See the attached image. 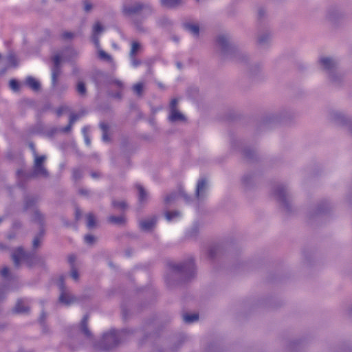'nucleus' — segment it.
Instances as JSON below:
<instances>
[{"label":"nucleus","mask_w":352,"mask_h":352,"mask_svg":"<svg viewBox=\"0 0 352 352\" xmlns=\"http://www.w3.org/2000/svg\"><path fill=\"white\" fill-rule=\"evenodd\" d=\"M143 89V85L140 82L133 86V91L138 95H140Z\"/></svg>","instance_id":"nucleus-32"},{"label":"nucleus","mask_w":352,"mask_h":352,"mask_svg":"<svg viewBox=\"0 0 352 352\" xmlns=\"http://www.w3.org/2000/svg\"><path fill=\"white\" fill-rule=\"evenodd\" d=\"M177 102H178L177 99H173V100H171L170 104V110L176 109L175 107L177 106Z\"/></svg>","instance_id":"nucleus-41"},{"label":"nucleus","mask_w":352,"mask_h":352,"mask_svg":"<svg viewBox=\"0 0 352 352\" xmlns=\"http://www.w3.org/2000/svg\"><path fill=\"white\" fill-rule=\"evenodd\" d=\"M84 239L87 244H91L94 241V237L90 234L86 235Z\"/></svg>","instance_id":"nucleus-36"},{"label":"nucleus","mask_w":352,"mask_h":352,"mask_svg":"<svg viewBox=\"0 0 352 352\" xmlns=\"http://www.w3.org/2000/svg\"><path fill=\"white\" fill-rule=\"evenodd\" d=\"M10 88L14 91H16L19 90V83L16 80H11L10 81Z\"/></svg>","instance_id":"nucleus-31"},{"label":"nucleus","mask_w":352,"mask_h":352,"mask_svg":"<svg viewBox=\"0 0 352 352\" xmlns=\"http://www.w3.org/2000/svg\"><path fill=\"white\" fill-rule=\"evenodd\" d=\"M90 131L89 126H85L82 129V133L84 137L85 142L87 145H89L91 143L90 138L89 136V132Z\"/></svg>","instance_id":"nucleus-22"},{"label":"nucleus","mask_w":352,"mask_h":352,"mask_svg":"<svg viewBox=\"0 0 352 352\" xmlns=\"http://www.w3.org/2000/svg\"><path fill=\"white\" fill-rule=\"evenodd\" d=\"M15 311L17 313H23L27 311L28 309L24 305L23 300H19L15 306Z\"/></svg>","instance_id":"nucleus-21"},{"label":"nucleus","mask_w":352,"mask_h":352,"mask_svg":"<svg viewBox=\"0 0 352 352\" xmlns=\"http://www.w3.org/2000/svg\"><path fill=\"white\" fill-rule=\"evenodd\" d=\"M65 58L63 54H56L53 57L54 67L52 69V84L54 87H56L58 77L60 74L59 65Z\"/></svg>","instance_id":"nucleus-4"},{"label":"nucleus","mask_w":352,"mask_h":352,"mask_svg":"<svg viewBox=\"0 0 352 352\" xmlns=\"http://www.w3.org/2000/svg\"><path fill=\"white\" fill-rule=\"evenodd\" d=\"M184 28L194 36H198L199 28L197 24L186 23L184 24Z\"/></svg>","instance_id":"nucleus-15"},{"label":"nucleus","mask_w":352,"mask_h":352,"mask_svg":"<svg viewBox=\"0 0 352 352\" xmlns=\"http://www.w3.org/2000/svg\"><path fill=\"white\" fill-rule=\"evenodd\" d=\"M199 318L197 314H186L183 316V319L186 323H192L197 321Z\"/></svg>","instance_id":"nucleus-16"},{"label":"nucleus","mask_w":352,"mask_h":352,"mask_svg":"<svg viewBox=\"0 0 352 352\" xmlns=\"http://www.w3.org/2000/svg\"><path fill=\"white\" fill-rule=\"evenodd\" d=\"M140 9L141 5L140 3H135V4L132 6H124L123 10L126 14H132L136 12Z\"/></svg>","instance_id":"nucleus-17"},{"label":"nucleus","mask_w":352,"mask_h":352,"mask_svg":"<svg viewBox=\"0 0 352 352\" xmlns=\"http://www.w3.org/2000/svg\"><path fill=\"white\" fill-rule=\"evenodd\" d=\"M99 56L102 59H109L110 58L109 56L104 51L100 50L98 51Z\"/></svg>","instance_id":"nucleus-37"},{"label":"nucleus","mask_w":352,"mask_h":352,"mask_svg":"<svg viewBox=\"0 0 352 352\" xmlns=\"http://www.w3.org/2000/svg\"><path fill=\"white\" fill-rule=\"evenodd\" d=\"M2 276L7 277L9 274V269L8 267H3L1 272Z\"/></svg>","instance_id":"nucleus-40"},{"label":"nucleus","mask_w":352,"mask_h":352,"mask_svg":"<svg viewBox=\"0 0 352 352\" xmlns=\"http://www.w3.org/2000/svg\"><path fill=\"white\" fill-rule=\"evenodd\" d=\"M25 85L34 91L39 90L41 87L40 82L32 76H28L25 80Z\"/></svg>","instance_id":"nucleus-8"},{"label":"nucleus","mask_w":352,"mask_h":352,"mask_svg":"<svg viewBox=\"0 0 352 352\" xmlns=\"http://www.w3.org/2000/svg\"><path fill=\"white\" fill-rule=\"evenodd\" d=\"M39 244V240L38 238H35L33 241V245L34 248H36Z\"/></svg>","instance_id":"nucleus-43"},{"label":"nucleus","mask_w":352,"mask_h":352,"mask_svg":"<svg viewBox=\"0 0 352 352\" xmlns=\"http://www.w3.org/2000/svg\"><path fill=\"white\" fill-rule=\"evenodd\" d=\"M117 84H118V86H121V85H122V82H120V81H118V82H117Z\"/></svg>","instance_id":"nucleus-48"},{"label":"nucleus","mask_w":352,"mask_h":352,"mask_svg":"<svg viewBox=\"0 0 352 352\" xmlns=\"http://www.w3.org/2000/svg\"><path fill=\"white\" fill-rule=\"evenodd\" d=\"M64 37L65 38H72L73 36V34L72 33H69V32H66L64 34Z\"/></svg>","instance_id":"nucleus-44"},{"label":"nucleus","mask_w":352,"mask_h":352,"mask_svg":"<svg viewBox=\"0 0 352 352\" xmlns=\"http://www.w3.org/2000/svg\"><path fill=\"white\" fill-rule=\"evenodd\" d=\"M91 8H92V6L89 1L85 2L84 8H85V11H87V12L89 11L91 9Z\"/></svg>","instance_id":"nucleus-39"},{"label":"nucleus","mask_w":352,"mask_h":352,"mask_svg":"<svg viewBox=\"0 0 352 352\" xmlns=\"http://www.w3.org/2000/svg\"><path fill=\"white\" fill-rule=\"evenodd\" d=\"M332 116H333V118L334 120H338L339 118H341V115H340V113H338V112H333V113H332Z\"/></svg>","instance_id":"nucleus-42"},{"label":"nucleus","mask_w":352,"mask_h":352,"mask_svg":"<svg viewBox=\"0 0 352 352\" xmlns=\"http://www.w3.org/2000/svg\"><path fill=\"white\" fill-rule=\"evenodd\" d=\"M75 258L74 256H70L69 257V261L71 264H72L74 262Z\"/></svg>","instance_id":"nucleus-46"},{"label":"nucleus","mask_w":352,"mask_h":352,"mask_svg":"<svg viewBox=\"0 0 352 352\" xmlns=\"http://www.w3.org/2000/svg\"><path fill=\"white\" fill-rule=\"evenodd\" d=\"M156 219L155 218H150L143 220L140 222V228L144 230H151L155 224Z\"/></svg>","instance_id":"nucleus-12"},{"label":"nucleus","mask_w":352,"mask_h":352,"mask_svg":"<svg viewBox=\"0 0 352 352\" xmlns=\"http://www.w3.org/2000/svg\"><path fill=\"white\" fill-rule=\"evenodd\" d=\"M109 221L112 223L118 224V223H122L124 219H123L122 217H116L111 216L109 217Z\"/></svg>","instance_id":"nucleus-34"},{"label":"nucleus","mask_w":352,"mask_h":352,"mask_svg":"<svg viewBox=\"0 0 352 352\" xmlns=\"http://www.w3.org/2000/svg\"><path fill=\"white\" fill-rule=\"evenodd\" d=\"M181 214L179 212H167L165 214V217L168 221L177 220L180 217Z\"/></svg>","instance_id":"nucleus-18"},{"label":"nucleus","mask_w":352,"mask_h":352,"mask_svg":"<svg viewBox=\"0 0 352 352\" xmlns=\"http://www.w3.org/2000/svg\"><path fill=\"white\" fill-rule=\"evenodd\" d=\"M218 252H219L218 245H215L214 247H210V249L208 250V256L210 258H214L215 257V256L218 254Z\"/></svg>","instance_id":"nucleus-25"},{"label":"nucleus","mask_w":352,"mask_h":352,"mask_svg":"<svg viewBox=\"0 0 352 352\" xmlns=\"http://www.w3.org/2000/svg\"><path fill=\"white\" fill-rule=\"evenodd\" d=\"M168 118L171 122H176L179 120H184V116L182 113L178 111L177 109H172L170 110Z\"/></svg>","instance_id":"nucleus-13"},{"label":"nucleus","mask_w":352,"mask_h":352,"mask_svg":"<svg viewBox=\"0 0 352 352\" xmlns=\"http://www.w3.org/2000/svg\"><path fill=\"white\" fill-rule=\"evenodd\" d=\"M45 160V156H37L34 154V175H47V171L43 166L42 164Z\"/></svg>","instance_id":"nucleus-5"},{"label":"nucleus","mask_w":352,"mask_h":352,"mask_svg":"<svg viewBox=\"0 0 352 352\" xmlns=\"http://www.w3.org/2000/svg\"><path fill=\"white\" fill-rule=\"evenodd\" d=\"M100 128L102 130L103 134H102V139L104 141L108 140V136H107V130H108V125L105 123H101L100 124Z\"/></svg>","instance_id":"nucleus-27"},{"label":"nucleus","mask_w":352,"mask_h":352,"mask_svg":"<svg viewBox=\"0 0 352 352\" xmlns=\"http://www.w3.org/2000/svg\"><path fill=\"white\" fill-rule=\"evenodd\" d=\"M140 45L138 42H133L131 45V49L130 52V56L132 58L131 63L133 66L136 67L138 65V61L133 59V56L137 53V52L140 50Z\"/></svg>","instance_id":"nucleus-14"},{"label":"nucleus","mask_w":352,"mask_h":352,"mask_svg":"<svg viewBox=\"0 0 352 352\" xmlns=\"http://www.w3.org/2000/svg\"><path fill=\"white\" fill-rule=\"evenodd\" d=\"M103 31V28L99 23H96L94 24L93 28V41L95 43L96 47H98V39L97 36Z\"/></svg>","instance_id":"nucleus-10"},{"label":"nucleus","mask_w":352,"mask_h":352,"mask_svg":"<svg viewBox=\"0 0 352 352\" xmlns=\"http://www.w3.org/2000/svg\"><path fill=\"white\" fill-rule=\"evenodd\" d=\"M57 285L60 290L59 301L65 305H69L74 303L75 298L72 296L66 289H64L63 277L59 278L57 282Z\"/></svg>","instance_id":"nucleus-3"},{"label":"nucleus","mask_w":352,"mask_h":352,"mask_svg":"<svg viewBox=\"0 0 352 352\" xmlns=\"http://www.w3.org/2000/svg\"><path fill=\"white\" fill-rule=\"evenodd\" d=\"M71 276L74 280H78L79 275L76 270H72L71 272Z\"/></svg>","instance_id":"nucleus-38"},{"label":"nucleus","mask_w":352,"mask_h":352,"mask_svg":"<svg viewBox=\"0 0 352 352\" xmlns=\"http://www.w3.org/2000/svg\"><path fill=\"white\" fill-rule=\"evenodd\" d=\"M12 259L14 262V264L16 265H19L21 264V263L23 261H25L27 258L26 254L24 252V251L21 248L16 249L13 253H12Z\"/></svg>","instance_id":"nucleus-7"},{"label":"nucleus","mask_w":352,"mask_h":352,"mask_svg":"<svg viewBox=\"0 0 352 352\" xmlns=\"http://www.w3.org/2000/svg\"><path fill=\"white\" fill-rule=\"evenodd\" d=\"M87 321V316H85L81 322V329L85 335H89V331L87 329V328L86 327Z\"/></svg>","instance_id":"nucleus-30"},{"label":"nucleus","mask_w":352,"mask_h":352,"mask_svg":"<svg viewBox=\"0 0 352 352\" xmlns=\"http://www.w3.org/2000/svg\"><path fill=\"white\" fill-rule=\"evenodd\" d=\"M116 335L117 331L113 330L104 335V340L107 342L113 341L114 344H116Z\"/></svg>","instance_id":"nucleus-19"},{"label":"nucleus","mask_w":352,"mask_h":352,"mask_svg":"<svg viewBox=\"0 0 352 352\" xmlns=\"http://www.w3.org/2000/svg\"><path fill=\"white\" fill-rule=\"evenodd\" d=\"M322 69L329 75L330 80L336 83L340 78V74L336 71V62L331 58L322 57L319 60Z\"/></svg>","instance_id":"nucleus-2"},{"label":"nucleus","mask_w":352,"mask_h":352,"mask_svg":"<svg viewBox=\"0 0 352 352\" xmlns=\"http://www.w3.org/2000/svg\"><path fill=\"white\" fill-rule=\"evenodd\" d=\"M179 198L187 199V196L184 190H181L179 193H172L165 197V202L167 204L171 203L172 201L178 199Z\"/></svg>","instance_id":"nucleus-9"},{"label":"nucleus","mask_w":352,"mask_h":352,"mask_svg":"<svg viewBox=\"0 0 352 352\" xmlns=\"http://www.w3.org/2000/svg\"><path fill=\"white\" fill-rule=\"evenodd\" d=\"M7 63L9 66H16V59L14 55L10 54L7 57Z\"/></svg>","instance_id":"nucleus-28"},{"label":"nucleus","mask_w":352,"mask_h":352,"mask_svg":"<svg viewBox=\"0 0 352 352\" xmlns=\"http://www.w3.org/2000/svg\"><path fill=\"white\" fill-rule=\"evenodd\" d=\"M247 179H248V177H244L243 178V182L245 184H248V181H247Z\"/></svg>","instance_id":"nucleus-47"},{"label":"nucleus","mask_w":352,"mask_h":352,"mask_svg":"<svg viewBox=\"0 0 352 352\" xmlns=\"http://www.w3.org/2000/svg\"><path fill=\"white\" fill-rule=\"evenodd\" d=\"M76 89H77V91L80 94H84L86 92V88H85V84L82 81H79L78 82Z\"/></svg>","instance_id":"nucleus-29"},{"label":"nucleus","mask_w":352,"mask_h":352,"mask_svg":"<svg viewBox=\"0 0 352 352\" xmlns=\"http://www.w3.org/2000/svg\"><path fill=\"white\" fill-rule=\"evenodd\" d=\"M180 3V0H161L162 6L168 8H172L177 6Z\"/></svg>","instance_id":"nucleus-20"},{"label":"nucleus","mask_w":352,"mask_h":352,"mask_svg":"<svg viewBox=\"0 0 352 352\" xmlns=\"http://www.w3.org/2000/svg\"><path fill=\"white\" fill-rule=\"evenodd\" d=\"M65 109V107H61L57 110V114L59 116L63 113V111Z\"/></svg>","instance_id":"nucleus-45"},{"label":"nucleus","mask_w":352,"mask_h":352,"mask_svg":"<svg viewBox=\"0 0 352 352\" xmlns=\"http://www.w3.org/2000/svg\"><path fill=\"white\" fill-rule=\"evenodd\" d=\"M208 190V184L206 179H201L199 180L197 188L196 195L198 199H202L207 193Z\"/></svg>","instance_id":"nucleus-6"},{"label":"nucleus","mask_w":352,"mask_h":352,"mask_svg":"<svg viewBox=\"0 0 352 352\" xmlns=\"http://www.w3.org/2000/svg\"><path fill=\"white\" fill-rule=\"evenodd\" d=\"M78 119V117L76 115H72L69 119V125L64 129L65 132H67L69 131L72 124Z\"/></svg>","instance_id":"nucleus-33"},{"label":"nucleus","mask_w":352,"mask_h":352,"mask_svg":"<svg viewBox=\"0 0 352 352\" xmlns=\"http://www.w3.org/2000/svg\"><path fill=\"white\" fill-rule=\"evenodd\" d=\"M274 196L277 199L283 203L285 207H287V204L285 199L286 194L283 188H278L274 192Z\"/></svg>","instance_id":"nucleus-11"},{"label":"nucleus","mask_w":352,"mask_h":352,"mask_svg":"<svg viewBox=\"0 0 352 352\" xmlns=\"http://www.w3.org/2000/svg\"><path fill=\"white\" fill-rule=\"evenodd\" d=\"M87 225L89 228L95 226V217L93 214H89L87 217Z\"/></svg>","instance_id":"nucleus-26"},{"label":"nucleus","mask_w":352,"mask_h":352,"mask_svg":"<svg viewBox=\"0 0 352 352\" xmlns=\"http://www.w3.org/2000/svg\"><path fill=\"white\" fill-rule=\"evenodd\" d=\"M113 206L116 208H124L126 204L124 201H113Z\"/></svg>","instance_id":"nucleus-35"},{"label":"nucleus","mask_w":352,"mask_h":352,"mask_svg":"<svg viewBox=\"0 0 352 352\" xmlns=\"http://www.w3.org/2000/svg\"><path fill=\"white\" fill-rule=\"evenodd\" d=\"M221 60L236 59L242 61L245 56L234 45L228 34H221Z\"/></svg>","instance_id":"nucleus-1"},{"label":"nucleus","mask_w":352,"mask_h":352,"mask_svg":"<svg viewBox=\"0 0 352 352\" xmlns=\"http://www.w3.org/2000/svg\"><path fill=\"white\" fill-rule=\"evenodd\" d=\"M270 36L271 35L269 32L260 34L258 36V41L260 43H265L270 39Z\"/></svg>","instance_id":"nucleus-24"},{"label":"nucleus","mask_w":352,"mask_h":352,"mask_svg":"<svg viewBox=\"0 0 352 352\" xmlns=\"http://www.w3.org/2000/svg\"><path fill=\"white\" fill-rule=\"evenodd\" d=\"M137 189L138 191V195H139V200L142 202L146 199V192L144 190V188L141 185L137 186Z\"/></svg>","instance_id":"nucleus-23"}]
</instances>
